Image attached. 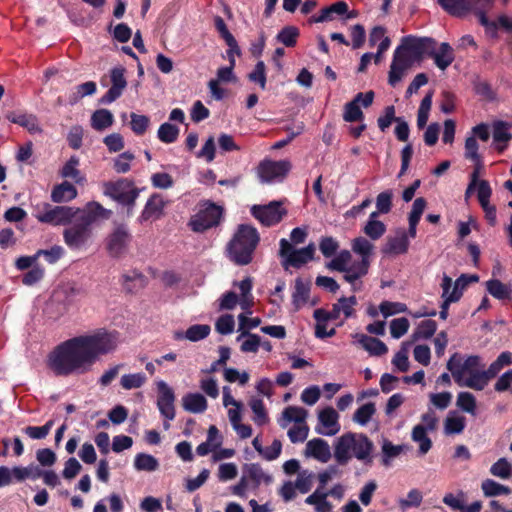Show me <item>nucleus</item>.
<instances>
[{"instance_id": "a19ab883", "label": "nucleus", "mask_w": 512, "mask_h": 512, "mask_svg": "<svg viewBox=\"0 0 512 512\" xmlns=\"http://www.w3.org/2000/svg\"><path fill=\"white\" fill-rule=\"evenodd\" d=\"M481 489L486 497L508 495L511 493L510 487L502 485L493 479H485L482 481Z\"/></svg>"}, {"instance_id": "9d476101", "label": "nucleus", "mask_w": 512, "mask_h": 512, "mask_svg": "<svg viewBox=\"0 0 512 512\" xmlns=\"http://www.w3.org/2000/svg\"><path fill=\"white\" fill-rule=\"evenodd\" d=\"M251 214L262 225L271 227L282 221L287 210L281 207L280 202L272 201L267 205H254L251 208Z\"/></svg>"}, {"instance_id": "e2e57ef3", "label": "nucleus", "mask_w": 512, "mask_h": 512, "mask_svg": "<svg viewBox=\"0 0 512 512\" xmlns=\"http://www.w3.org/2000/svg\"><path fill=\"white\" fill-rule=\"evenodd\" d=\"M410 327L409 320L405 317L393 319L390 322V333L395 339L404 336Z\"/></svg>"}, {"instance_id": "49530a36", "label": "nucleus", "mask_w": 512, "mask_h": 512, "mask_svg": "<svg viewBox=\"0 0 512 512\" xmlns=\"http://www.w3.org/2000/svg\"><path fill=\"white\" fill-rule=\"evenodd\" d=\"M248 476L254 481L257 487L261 483L269 485L273 481V477L267 474L257 463H252L247 469Z\"/></svg>"}, {"instance_id": "13d9d810", "label": "nucleus", "mask_w": 512, "mask_h": 512, "mask_svg": "<svg viewBox=\"0 0 512 512\" xmlns=\"http://www.w3.org/2000/svg\"><path fill=\"white\" fill-rule=\"evenodd\" d=\"M379 310L383 314V316L387 318L394 314L407 312L408 307L405 303L401 302L383 301L379 305Z\"/></svg>"}, {"instance_id": "1a4fd4ad", "label": "nucleus", "mask_w": 512, "mask_h": 512, "mask_svg": "<svg viewBox=\"0 0 512 512\" xmlns=\"http://www.w3.org/2000/svg\"><path fill=\"white\" fill-rule=\"evenodd\" d=\"M132 236L124 225L117 226L106 239V249L113 258L123 257L129 250Z\"/></svg>"}, {"instance_id": "f704fd0d", "label": "nucleus", "mask_w": 512, "mask_h": 512, "mask_svg": "<svg viewBox=\"0 0 512 512\" xmlns=\"http://www.w3.org/2000/svg\"><path fill=\"white\" fill-rule=\"evenodd\" d=\"M164 206L165 202L163 197L159 194H153L145 205V208L142 212V218L144 220H148L152 217H158L161 214Z\"/></svg>"}, {"instance_id": "052dcab7", "label": "nucleus", "mask_w": 512, "mask_h": 512, "mask_svg": "<svg viewBox=\"0 0 512 512\" xmlns=\"http://www.w3.org/2000/svg\"><path fill=\"white\" fill-rule=\"evenodd\" d=\"M457 406L467 413L474 414L476 399L470 392H460L457 396Z\"/></svg>"}, {"instance_id": "20e7f679", "label": "nucleus", "mask_w": 512, "mask_h": 512, "mask_svg": "<svg viewBox=\"0 0 512 512\" xmlns=\"http://www.w3.org/2000/svg\"><path fill=\"white\" fill-rule=\"evenodd\" d=\"M260 243L258 230L249 224H240L227 244L229 259L237 266L252 263L255 251Z\"/></svg>"}, {"instance_id": "69168bd1", "label": "nucleus", "mask_w": 512, "mask_h": 512, "mask_svg": "<svg viewBox=\"0 0 512 512\" xmlns=\"http://www.w3.org/2000/svg\"><path fill=\"white\" fill-rule=\"evenodd\" d=\"M465 428V418L463 416H448L445 419V433L459 434Z\"/></svg>"}, {"instance_id": "bf43d9fd", "label": "nucleus", "mask_w": 512, "mask_h": 512, "mask_svg": "<svg viewBox=\"0 0 512 512\" xmlns=\"http://www.w3.org/2000/svg\"><path fill=\"white\" fill-rule=\"evenodd\" d=\"M437 330V323L434 320L428 319L422 321L418 327L417 330L414 333L415 338H423V339H429L431 338Z\"/></svg>"}, {"instance_id": "f257e3e1", "label": "nucleus", "mask_w": 512, "mask_h": 512, "mask_svg": "<svg viewBox=\"0 0 512 512\" xmlns=\"http://www.w3.org/2000/svg\"><path fill=\"white\" fill-rule=\"evenodd\" d=\"M119 344V333L98 329L73 337L58 345L48 357V366L57 376L88 372L100 356L114 352Z\"/></svg>"}, {"instance_id": "774afa93", "label": "nucleus", "mask_w": 512, "mask_h": 512, "mask_svg": "<svg viewBox=\"0 0 512 512\" xmlns=\"http://www.w3.org/2000/svg\"><path fill=\"white\" fill-rule=\"evenodd\" d=\"M339 248V243L330 236L322 237L319 242V249L324 257L329 258L335 255Z\"/></svg>"}, {"instance_id": "412c9836", "label": "nucleus", "mask_w": 512, "mask_h": 512, "mask_svg": "<svg viewBox=\"0 0 512 512\" xmlns=\"http://www.w3.org/2000/svg\"><path fill=\"white\" fill-rule=\"evenodd\" d=\"M311 282L309 280H303L298 277L295 279L294 290L292 293V305L294 311L300 310L305 305L310 297Z\"/></svg>"}, {"instance_id": "4468645a", "label": "nucleus", "mask_w": 512, "mask_h": 512, "mask_svg": "<svg viewBox=\"0 0 512 512\" xmlns=\"http://www.w3.org/2000/svg\"><path fill=\"white\" fill-rule=\"evenodd\" d=\"M222 436L219 434L216 426H210L207 433V439L205 442L198 445L196 453L199 456H205L209 453H213V460L220 461L224 458V449L221 448Z\"/></svg>"}, {"instance_id": "37998d69", "label": "nucleus", "mask_w": 512, "mask_h": 512, "mask_svg": "<svg viewBox=\"0 0 512 512\" xmlns=\"http://www.w3.org/2000/svg\"><path fill=\"white\" fill-rule=\"evenodd\" d=\"M326 497V493L317 489L306 498L305 503L309 505H315L317 512H330L331 504L326 500Z\"/></svg>"}, {"instance_id": "4be33fe9", "label": "nucleus", "mask_w": 512, "mask_h": 512, "mask_svg": "<svg viewBox=\"0 0 512 512\" xmlns=\"http://www.w3.org/2000/svg\"><path fill=\"white\" fill-rule=\"evenodd\" d=\"M353 337L361 345L363 349L373 356H382L388 352L386 344L378 338L367 336L365 334L356 333Z\"/></svg>"}, {"instance_id": "a211bd4d", "label": "nucleus", "mask_w": 512, "mask_h": 512, "mask_svg": "<svg viewBox=\"0 0 512 512\" xmlns=\"http://www.w3.org/2000/svg\"><path fill=\"white\" fill-rule=\"evenodd\" d=\"M338 418L339 415L334 408L326 407L322 409L318 414V419L320 424L323 427L327 428V430L316 428L317 433L326 436H333L337 434L340 430Z\"/></svg>"}, {"instance_id": "5701e85b", "label": "nucleus", "mask_w": 512, "mask_h": 512, "mask_svg": "<svg viewBox=\"0 0 512 512\" xmlns=\"http://www.w3.org/2000/svg\"><path fill=\"white\" fill-rule=\"evenodd\" d=\"M409 239L405 231H402L395 237H389L387 243L382 248L384 254L401 255L405 254L409 249Z\"/></svg>"}, {"instance_id": "f03ea898", "label": "nucleus", "mask_w": 512, "mask_h": 512, "mask_svg": "<svg viewBox=\"0 0 512 512\" xmlns=\"http://www.w3.org/2000/svg\"><path fill=\"white\" fill-rule=\"evenodd\" d=\"M112 211L99 202L90 201L63 230V241L72 251H85L93 242V227L110 219Z\"/></svg>"}, {"instance_id": "603ef678", "label": "nucleus", "mask_w": 512, "mask_h": 512, "mask_svg": "<svg viewBox=\"0 0 512 512\" xmlns=\"http://www.w3.org/2000/svg\"><path fill=\"white\" fill-rule=\"evenodd\" d=\"M299 36V29L295 26L284 27L277 35L278 41L286 47H294Z\"/></svg>"}, {"instance_id": "e433bc0d", "label": "nucleus", "mask_w": 512, "mask_h": 512, "mask_svg": "<svg viewBox=\"0 0 512 512\" xmlns=\"http://www.w3.org/2000/svg\"><path fill=\"white\" fill-rule=\"evenodd\" d=\"M486 289L490 295L498 300L511 298L512 289L498 279H490L486 282Z\"/></svg>"}, {"instance_id": "79ce46f5", "label": "nucleus", "mask_w": 512, "mask_h": 512, "mask_svg": "<svg viewBox=\"0 0 512 512\" xmlns=\"http://www.w3.org/2000/svg\"><path fill=\"white\" fill-rule=\"evenodd\" d=\"M134 467L138 471L152 472L158 469L159 462L150 454L139 453L135 456Z\"/></svg>"}, {"instance_id": "a18cd8bd", "label": "nucleus", "mask_w": 512, "mask_h": 512, "mask_svg": "<svg viewBox=\"0 0 512 512\" xmlns=\"http://www.w3.org/2000/svg\"><path fill=\"white\" fill-rule=\"evenodd\" d=\"M42 475V470L35 466L29 465L27 467L15 466L13 467V477L16 481H23L25 479H38Z\"/></svg>"}, {"instance_id": "5fc2aeb1", "label": "nucleus", "mask_w": 512, "mask_h": 512, "mask_svg": "<svg viewBox=\"0 0 512 512\" xmlns=\"http://www.w3.org/2000/svg\"><path fill=\"white\" fill-rule=\"evenodd\" d=\"M305 125L303 122H298L293 125V127H286L285 130L288 132V136L286 140H279L275 142L272 146L273 149H281L292 142V140L301 135L304 131Z\"/></svg>"}, {"instance_id": "680f3d73", "label": "nucleus", "mask_w": 512, "mask_h": 512, "mask_svg": "<svg viewBox=\"0 0 512 512\" xmlns=\"http://www.w3.org/2000/svg\"><path fill=\"white\" fill-rule=\"evenodd\" d=\"M308 415L307 410L302 407L288 406L283 411V417L289 422L303 423Z\"/></svg>"}, {"instance_id": "09e8293b", "label": "nucleus", "mask_w": 512, "mask_h": 512, "mask_svg": "<svg viewBox=\"0 0 512 512\" xmlns=\"http://www.w3.org/2000/svg\"><path fill=\"white\" fill-rule=\"evenodd\" d=\"M179 135V128L171 123H163L160 125L157 136L163 143H173L177 140Z\"/></svg>"}, {"instance_id": "72a5a7b5", "label": "nucleus", "mask_w": 512, "mask_h": 512, "mask_svg": "<svg viewBox=\"0 0 512 512\" xmlns=\"http://www.w3.org/2000/svg\"><path fill=\"white\" fill-rule=\"evenodd\" d=\"M468 375L469 377L467 379L462 378V384H458L459 386H465L476 391H481L491 380L485 370L475 371Z\"/></svg>"}, {"instance_id": "a878e982", "label": "nucleus", "mask_w": 512, "mask_h": 512, "mask_svg": "<svg viewBox=\"0 0 512 512\" xmlns=\"http://www.w3.org/2000/svg\"><path fill=\"white\" fill-rule=\"evenodd\" d=\"M211 329L209 325L206 324H195L190 326L186 331H176L174 333V338L176 340H189L191 342H197L204 338H206Z\"/></svg>"}, {"instance_id": "0e129e2a", "label": "nucleus", "mask_w": 512, "mask_h": 512, "mask_svg": "<svg viewBox=\"0 0 512 512\" xmlns=\"http://www.w3.org/2000/svg\"><path fill=\"white\" fill-rule=\"evenodd\" d=\"M400 117L395 115V107L393 105L386 106L384 115L377 119V124L382 132H385L393 122H397Z\"/></svg>"}, {"instance_id": "c03bdc74", "label": "nucleus", "mask_w": 512, "mask_h": 512, "mask_svg": "<svg viewBox=\"0 0 512 512\" xmlns=\"http://www.w3.org/2000/svg\"><path fill=\"white\" fill-rule=\"evenodd\" d=\"M147 381L144 373L124 374L120 379V385L125 390L137 389L142 387Z\"/></svg>"}, {"instance_id": "c756f323", "label": "nucleus", "mask_w": 512, "mask_h": 512, "mask_svg": "<svg viewBox=\"0 0 512 512\" xmlns=\"http://www.w3.org/2000/svg\"><path fill=\"white\" fill-rule=\"evenodd\" d=\"M404 448V445H394L389 439L383 438L380 456L381 465L390 467L392 460L398 457L404 451Z\"/></svg>"}, {"instance_id": "f3484780", "label": "nucleus", "mask_w": 512, "mask_h": 512, "mask_svg": "<svg viewBox=\"0 0 512 512\" xmlns=\"http://www.w3.org/2000/svg\"><path fill=\"white\" fill-rule=\"evenodd\" d=\"M81 208L72 206H53L49 215H46L45 224L53 226L68 225Z\"/></svg>"}, {"instance_id": "393cba45", "label": "nucleus", "mask_w": 512, "mask_h": 512, "mask_svg": "<svg viewBox=\"0 0 512 512\" xmlns=\"http://www.w3.org/2000/svg\"><path fill=\"white\" fill-rule=\"evenodd\" d=\"M306 453L321 462H327L331 457L328 443L321 438H314L307 442Z\"/></svg>"}, {"instance_id": "9b49d317", "label": "nucleus", "mask_w": 512, "mask_h": 512, "mask_svg": "<svg viewBox=\"0 0 512 512\" xmlns=\"http://www.w3.org/2000/svg\"><path fill=\"white\" fill-rule=\"evenodd\" d=\"M449 15L457 18H466L474 15L479 20L478 11H485L491 2H438Z\"/></svg>"}, {"instance_id": "2f4dec72", "label": "nucleus", "mask_w": 512, "mask_h": 512, "mask_svg": "<svg viewBox=\"0 0 512 512\" xmlns=\"http://www.w3.org/2000/svg\"><path fill=\"white\" fill-rule=\"evenodd\" d=\"M363 93H358L354 99L344 106L343 119L345 122H356L362 121L364 118V114L360 108V100L362 99Z\"/></svg>"}, {"instance_id": "2eb2a0df", "label": "nucleus", "mask_w": 512, "mask_h": 512, "mask_svg": "<svg viewBox=\"0 0 512 512\" xmlns=\"http://www.w3.org/2000/svg\"><path fill=\"white\" fill-rule=\"evenodd\" d=\"M124 73L125 69L123 67H115L111 70L110 78L112 85L100 99L102 104H110L122 95L123 90L127 86Z\"/></svg>"}, {"instance_id": "b1692460", "label": "nucleus", "mask_w": 512, "mask_h": 512, "mask_svg": "<svg viewBox=\"0 0 512 512\" xmlns=\"http://www.w3.org/2000/svg\"><path fill=\"white\" fill-rule=\"evenodd\" d=\"M353 447V433L342 435L334 448V457L340 465H345L351 458L349 452Z\"/></svg>"}, {"instance_id": "4c0bfd02", "label": "nucleus", "mask_w": 512, "mask_h": 512, "mask_svg": "<svg viewBox=\"0 0 512 512\" xmlns=\"http://www.w3.org/2000/svg\"><path fill=\"white\" fill-rule=\"evenodd\" d=\"M478 281L479 276L476 274H461L454 282L450 296L454 297L457 301H459L463 296L464 290H466L469 284L476 283Z\"/></svg>"}, {"instance_id": "4d7b16f0", "label": "nucleus", "mask_w": 512, "mask_h": 512, "mask_svg": "<svg viewBox=\"0 0 512 512\" xmlns=\"http://www.w3.org/2000/svg\"><path fill=\"white\" fill-rule=\"evenodd\" d=\"M363 232L372 240H378L386 232V225L382 221H367Z\"/></svg>"}, {"instance_id": "0eeeda50", "label": "nucleus", "mask_w": 512, "mask_h": 512, "mask_svg": "<svg viewBox=\"0 0 512 512\" xmlns=\"http://www.w3.org/2000/svg\"><path fill=\"white\" fill-rule=\"evenodd\" d=\"M480 357L478 355H470L464 361L459 353H454L447 362V369L451 372L454 381L462 384V378L465 374H471L479 371Z\"/></svg>"}, {"instance_id": "864d4df0", "label": "nucleus", "mask_w": 512, "mask_h": 512, "mask_svg": "<svg viewBox=\"0 0 512 512\" xmlns=\"http://www.w3.org/2000/svg\"><path fill=\"white\" fill-rule=\"evenodd\" d=\"M490 473L493 476L508 479L512 476V465L506 458H500L491 466Z\"/></svg>"}, {"instance_id": "6ab92c4d", "label": "nucleus", "mask_w": 512, "mask_h": 512, "mask_svg": "<svg viewBox=\"0 0 512 512\" xmlns=\"http://www.w3.org/2000/svg\"><path fill=\"white\" fill-rule=\"evenodd\" d=\"M6 118L10 122L25 128L31 134L42 132L38 118L34 114L11 111L6 114Z\"/></svg>"}, {"instance_id": "c9c22d12", "label": "nucleus", "mask_w": 512, "mask_h": 512, "mask_svg": "<svg viewBox=\"0 0 512 512\" xmlns=\"http://www.w3.org/2000/svg\"><path fill=\"white\" fill-rule=\"evenodd\" d=\"M78 166L79 159L76 156L70 157L61 169V176L70 178L77 184H82L85 181V177L81 174Z\"/></svg>"}, {"instance_id": "bb28decb", "label": "nucleus", "mask_w": 512, "mask_h": 512, "mask_svg": "<svg viewBox=\"0 0 512 512\" xmlns=\"http://www.w3.org/2000/svg\"><path fill=\"white\" fill-rule=\"evenodd\" d=\"M77 195V189L70 182L64 181L52 189L51 200L54 203H66L75 199Z\"/></svg>"}, {"instance_id": "423d86ee", "label": "nucleus", "mask_w": 512, "mask_h": 512, "mask_svg": "<svg viewBox=\"0 0 512 512\" xmlns=\"http://www.w3.org/2000/svg\"><path fill=\"white\" fill-rule=\"evenodd\" d=\"M222 208L211 202L199 205L197 212L191 217L189 226L194 232H203L219 223Z\"/></svg>"}, {"instance_id": "de8ad7c7", "label": "nucleus", "mask_w": 512, "mask_h": 512, "mask_svg": "<svg viewBox=\"0 0 512 512\" xmlns=\"http://www.w3.org/2000/svg\"><path fill=\"white\" fill-rule=\"evenodd\" d=\"M376 412V407L373 402H368L360 406L353 415V421L364 426Z\"/></svg>"}, {"instance_id": "6e6d98bb", "label": "nucleus", "mask_w": 512, "mask_h": 512, "mask_svg": "<svg viewBox=\"0 0 512 512\" xmlns=\"http://www.w3.org/2000/svg\"><path fill=\"white\" fill-rule=\"evenodd\" d=\"M352 250L361 256V259H370L373 245L364 237H357L352 242Z\"/></svg>"}, {"instance_id": "39448f33", "label": "nucleus", "mask_w": 512, "mask_h": 512, "mask_svg": "<svg viewBox=\"0 0 512 512\" xmlns=\"http://www.w3.org/2000/svg\"><path fill=\"white\" fill-rule=\"evenodd\" d=\"M104 195L128 207L133 206L139 195V190L134 187L132 181L119 179L115 182H106L103 185Z\"/></svg>"}, {"instance_id": "8fccbe9b", "label": "nucleus", "mask_w": 512, "mask_h": 512, "mask_svg": "<svg viewBox=\"0 0 512 512\" xmlns=\"http://www.w3.org/2000/svg\"><path fill=\"white\" fill-rule=\"evenodd\" d=\"M135 159V155L129 151L119 154L113 160V169L119 173H127L131 169V163Z\"/></svg>"}, {"instance_id": "f8f14e48", "label": "nucleus", "mask_w": 512, "mask_h": 512, "mask_svg": "<svg viewBox=\"0 0 512 512\" xmlns=\"http://www.w3.org/2000/svg\"><path fill=\"white\" fill-rule=\"evenodd\" d=\"M158 398L157 407L160 414L167 420H173L175 418V394L173 389L163 380L156 382Z\"/></svg>"}, {"instance_id": "c85d7f7f", "label": "nucleus", "mask_w": 512, "mask_h": 512, "mask_svg": "<svg viewBox=\"0 0 512 512\" xmlns=\"http://www.w3.org/2000/svg\"><path fill=\"white\" fill-rule=\"evenodd\" d=\"M512 139L507 123L498 121L493 126V140L496 144L498 153H503L507 147V143Z\"/></svg>"}, {"instance_id": "6e6552de", "label": "nucleus", "mask_w": 512, "mask_h": 512, "mask_svg": "<svg viewBox=\"0 0 512 512\" xmlns=\"http://www.w3.org/2000/svg\"><path fill=\"white\" fill-rule=\"evenodd\" d=\"M292 168L289 160L273 161L265 159L258 165V176L263 183H270L275 180L282 181Z\"/></svg>"}, {"instance_id": "ddd939ff", "label": "nucleus", "mask_w": 512, "mask_h": 512, "mask_svg": "<svg viewBox=\"0 0 512 512\" xmlns=\"http://www.w3.org/2000/svg\"><path fill=\"white\" fill-rule=\"evenodd\" d=\"M491 2L489 6H486L485 11H478L479 14V23L485 28V31L487 34L491 35L492 37L497 36V31L503 30L506 33L512 34V18L501 14L497 17L496 20H489L487 17L488 11L492 7Z\"/></svg>"}, {"instance_id": "7ed1b4c3", "label": "nucleus", "mask_w": 512, "mask_h": 512, "mask_svg": "<svg viewBox=\"0 0 512 512\" xmlns=\"http://www.w3.org/2000/svg\"><path fill=\"white\" fill-rule=\"evenodd\" d=\"M405 47L409 50L413 59L421 60L425 55L434 60L435 65L446 70L454 61V50L447 42H442L437 47V41L430 37L405 36Z\"/></svg>"}, {"instance_id": "cd10ccee", "label": "nucleus", "mask_w": 512, "mask_h": 512, "mask_svg": "<svg viewBox=\"0 0 512 512\" xmlns=\"http://www.w3.org/2000/svg\"><path fill=\"white\" fill-rule=\"evenodd\" d=\"M348 5L346 2H335L334 4L321 9L319 15L312 16L311 20L315 23H323L332 21L336 15H343L347 12Z\"/></svg>"}, {"instance_id": "338daca9", "label": "nucleus", "mask_w": 512, "mask_h": 512, "mask_svg": "<svg viewBox=\"0 0 512 512\" xmlns=\"http://www.w3.org/2000/svg\"><path fill=\"white\" fill-rule=\"evenodd\" d=\"M250 407L255 414L254 421L257 425H264L268 422V416L264 403L261 399H254L250 403Z\"/></svg>"}, {"instance_id": "58836bf2", "label": "nucleus", "mask_w": 512, "mask_h": 512, "mask_svg": "<svg viewBox=\"0 0 512 512\" xmlns=\"http://www.w3.org/2000/svg\"><path fill=\"white\" fill-rule=\"evenodd\" d=\"M113 121V114L107 109L96 110L91 117V125L98 131L109 128L113 124Z\"/></svg>"}, {"instance_id": "aec40b11", "label": "nucleus", "mask_w": 512, "mask_h": 512, "mask_svg": "<svg viewBox=\"0 0 512 512\" xmlns=\"http://www.w3.org/2000/svg\"><path fill=\"white\" fill-rule=\"evenodd\" d=\"M315 254V245L314 243H310L304 248L295 249L294 252L290 255L288 260H284L283 266L287 269L288 266H292L294 268H300L304 264L313 260Z\"/></svg>"}, {"instance_id": "473e14b6", "label": "nucleus", "mask_w": 512, "mask_h": 512, "mask_svg": "<svg viewBox=\"0 0 512 512\" xmlns=\"http://www.w3.org/2000/svg\"><path fill=\"white\" fill-rule=\"evenodd\" d=\"M411 438L414 442L419 443L418 453L425 455L432 448V440L427 436V428L423 424H418L413 427Z\"/></svg>"}, {"instance_id": "3c124183", "label": "nucleus", "mask_w": 512, "mask_h": 512, "mask_svg": "<svg viewBox=\"0 0 512 512\" xmlns=\"http://www.w3.org/2000/svg\"><path fill=\"white\" fill-rule=\"evenodd\" d=\"M352 255L348 250H342L338 255L326 264V267L332 271H345L348 263L351 261Z\"/></svg>"}, {"instance_id": "dca6fc26", "label": "nucleus", "mask_w": 512, "mask_h": 512, "mask_svg": "<svg viewBox=\"0 0 512 512\" xmlns=\"http://www.w3.org/2000/svg\"><path fill=\"white\" fill-rule=\"evenodd\" d=\"M374 449L373 442L365 434H353V455L365 465L371 466L374 456L372 451Z\"/></svg>"}, {"instance_id": "7c9ffc66", "label": "nucleus", "mask_w": 512, "mask_h": 512, "mask_svg": "<svg viewBox=\"0 0 512 512\" xmlns=\"http://www.w3.org/2000/svg\"><path fill=\"white\" fill-rule=\"evenodd\" d=\"M182 405L190 413H202L207 408V401L200 393H188L182 398Z\"/></svg>"}, {"instance_id": "ea45409f", "label": "nucleus", "mask_w": 512, "mask_h": 512, "mask_svg": "<svg viewBox=\"0 0 512 512\" xmlns=\"http://www.w3.org/2000/svg\"><path fill=\"white\" fill-rule=\"evenodd\" d=\"M226 46H228V58L230 66L226 67V82L231 80L232 69L235 64L234 56H240L241 50L237 44L235 37L226 29Z\"/></svg>"}]
</instances>
